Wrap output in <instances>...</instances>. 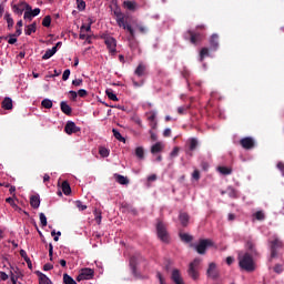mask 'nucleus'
Returning a JSON list of instances; mask_svg holds the SVG:
<instances>
[{
	"mask_svg": "<svg viewBox=\"0 0 284 284\" xmlns=\"http://www.w3.org/2000/svg\"><path fill=\"white\" fill-rule=\"evenodd\" d=\"M91 278H94V270L92 268H82L77 276V281L81 283V281H91Z\"/></svg>",
	"mask_w": 284,
	"mask_h": 284,
	"instance_id": "nucleus-6",
	"label": "nucleus"
},
{
	"mask_svg": "<svg viewBox=\"0 0 284 284\" xmlns=\"http://www.w3.org/2000/svg\"><path fill=\"white\" fill-rule=\"evenodd\" d=\"M180 240L182 243H192L194 241V236L189 233H180Z\"/></svg>",
	"mask_w": 284,
	"mask_h": 284,
	"instance_id": "nucleus-20",
	"label": "nucleus"
},
{
	"mask_svg": "<svg viewBox=\"0 0 284 284\" xmlns=\"http://www.w3.org/2000/svg\"><path fill=\"white\" fill-rule=\"evenodd\" d=\"M156 277L159 278L160 284H165V280L163 278V275L161 274V272L156 273Z\"/></svg>",
	"mask_w": 284,
	"mask_h": 284,
	"instance_id": "nucleus-55",
	"label": "nucleus"
},
{
	"mask_svg": "<svg viewBox=\"0 0 284 284\" xmlns=\"http://www.w3.org/2000/svg\"><path fill=\"white\" fill-rule=\"evenodd\" d=\"M54 266L52 265V264H45L44 266H43V270H44V272H50V270H52Z\"/></svg>",
	"mask_w": 284,
	"mask_h": 284,
	"instance_id": "nucleus-61",
	"label": "nucleus"
},
{
	"mask_svg": "<svg viewBox=\"0 0 284 284\" xmlns=\"http://www.w3.org/2000/svg\"><path fill=\"white\" fill-rule=\"evenodd\" d=\"M217 170H219V173L223 174L224 176H229V174H232V169L227 166H219Z\"/></svg>",
	"mask_w": 284,
	"mask_h": 284,
	"instance_id": "nucleus-26",
	"label": "nucleus"
},
{
	"mask_svg": "<svg viewBox=\"0 0 284 284\" xmlns=\"http://www.w3.org/2000/svg\"><path fill=\"white\" fill-rule=\"evenodd\" d=\"M64 132L67 134H77V132H81V128L77 126L74 122L69 121L64 126Z\"/></svg>",
	"mask_w": 284,
	"mask_h": 284,
	"instance_id": "nucleus-10",
	"label": "nucleus"
},
{
	"mask_svg": "<svg viewBox=\"0 0 284 284\" xmlns=\"http://www.w3.org/2000/svg\"><path fill=\"white\" fill-rule=\"evenodd\" d=\"M104 43L108 48V50L111 52V54H114L116 52V40L110 36L104 38Z\"/></svg>",
	"mask_w": 284,
	"mask_h": 284,
	"instance_id": "nucleus-9",
	"label": "nucleus"
},
{
	"mask_svg": "<svg viewBox=\"0 0 284 284\" xmlns=\"http://www.w3.org/2000/svg\"><path fill=\"white\" fill-rule=\"evenodd\" d=\"M210 45L214 50H219V34L213 33L210 39Z\"/></svg>",
	"mask_w": 284,
	"mask_h": 284,
	"instance_id": "nucleus-14",
	"label": "nucleus"
},
{
	"mask_svg": "<svg viewBox=\"0 0 284 284\" xmlns=\"http://www.w3.org/2000/svg\"><path fill=\"white\" fill-rule=\"evenodd\" d=\"M42 108H45V110H50L52 108V100L44 99L41 102Z\"/></svg>",
	"mask_w": 284,
	"mask_h": 284,
	"instance_id": "nucleus-36",
	"label": "nucleus"
},
{
	"mask_svg": "<svg viewBox=\"0 0 284 284\" xmlns=\"http://www.w3.org/2000/svg\"><path fill=\"white\" fill-rule=\"evenodd\" d=\"M87 34H85V24H83L81 28H80V36L79 38L84 41L87 39Z\"/></svg>",
	"mask_w": 284,
	"mask_h": 284,
	"instance_id": "nucleus-44",
	"label": "nucleus"
},
{
	"mask_svg": "<svg viewBox=\"0 0 284 284\" xmlns=\"http://www.w3.org/2000/svg\"><path fill=\"white\" fill-rule=\"evenodd\" d=\"M62 192L63 194H65V196H68L72 192V189L70 187V183L68 182L62 183Z\"/></svg>",
	"mask_w": 284,
	"mask_h": 284,
	"instance_id": "nucleus-31",
	"label": "nucleus"
},
{
	"mask_svg": "<svg viewBox=\"0 0 284 284\" xmlns=\"http://www.w3.org/2000/svg\"><path fill=\"white\" fill-rule=\"evenodd\" d=\"M60 108H61V111L63 112V114H67L68 116H70V114H72V108L67 102L62 101L60 103Z\"/></svg>",
	"mask_w": 284,
	"mask_h": 284,
	"instance_id": "nucleus-17",
	"label": "nucleus"
},
{
	"mask_svg": "<svg viewBox=\"0 0 284 284\" xmlns=\"http://www.w3.org/2000/svg\"><path fill=\"white\" fill-rule=\"evenodd\" d=\"M51 23H52V18H50V16H47V17L43 18L42 26L44 28H50Z\"/></svg>",
	"mask_w": 284,
	"mask_h": 284,
	"instance_id": "nucleus-39",
	"label": "nucleus"
},
{
	"mask_svg": "<svg viewBox=\"0 0 284 284\" xmlns=\"http://www.w3.org/2000/svg\"><path fill=\"white\" fill-rule=\"evenodd\" d=\"M37 32V22H33L26 27L24 33L30 37V34Z\"/></svg>",
	"mask_w": 284,
	"mask_h": 284,
	"instance_id": "nucleus-22",
	"label": "nucleus"
},
{
	"mask_svg": "<svg viewBox=\"0 0 284 284\" xmlns=\"http://www.w3.org/2000/svg\"><path fill=\"white\" fill-rule=\"evenodd\" d=\"M23 19H28L29 21H32V19H34V16L30 12V10H27L24 12Z\"/></svg>",
	"mask_w": 284,
	"mask_h": 284,
	"instance_id": "nucleus-48",
	"label": "nucleus"
},
{
	"mask_svg": "<svg viewBox=\"0 0 284 284\" xmlns=\"http://www.w3.org/2000/svg\"><path fill=\"white\" fill-rule=\"evenodd\" d=\"M156 232L160 240L163 241V243H168L170 241V236L168 235V230L165 229V224L163 222H159L156 224Z\"/></svg>",
	"mask_w": 284,
	"mask_h": 284,
	"instance_id": "nucleus-7",
	"label": "nucleus"
},
{
	"mask_svg": "<svg viewBox=\"0 0 284 284\" xmlns=\"http://www.w3.org/2000/svg\"><path fill=\"white\" fill-rule=\"evenodd\" d=\"M78 94H79L81 98L88 97V91L84 90V89H80V90L78 91Z\"/></svg>",
	"mask_w": 284,
	"mask_h": 284,
	"instance_id": "nucleus-54",
	"label": "nucleus"
},
{
	"mask_svg": "<svg viewBox=\"0 0 284 284\" xmlns=\"http://www.w3.org/2000/svg\"><path fill=\"white\" fill-rule=\"evenodd\" d=\"M13 12L17 14H23V9L19 8V6H13Z\"/></svg>",
	"mask_w": 284,
	"mask_h": 284,
	"instance_id": "nucleus-52",
	"label": "nucleus"
},
{
	"mask_svg": "<svg viewBox=\"0 0 284 284\" xmlns=\"http://www.w3.org/2000/svg\"><path fill=\"white\" fill-rule=\"evenodd\" d=\"M6 202L9 203V205H11V207L16 211H20L21 207H19V205H17V203H14V199L12 197H7Z\"/></svg>",
	"mask_w": 284,
	"mask_h": 284,
	"instance_id": "nucleus-34",
	"label": "nucleus"
},
{
	"mask_svg": "<svg viewBox=\"0 0 284 284\" xmlns=\"http://www.w3.org/2000/svg\"><path fill=\"white\" fill-rule=\"evenodd\" d=\"M171 278H172L173 283L179 284V270H174L172 272Z\"/></svg>",
	"mask_w": 284,
	"mask_h": 284,
	"instance_id": "nucleus-43",
	"label": "nucleus"
},
{
	"mask_svg": "<svg viewBox=\"0 0 284 284\" xmlns=\"http://www.w3.org/2000/svg\"><path fill=\"white\" fill-rule=\"evenodd\" d=\"M75 205L80 210V212H83V210H88V205H84L82 201H77Z\"/></svg>",
	"mask_w": 284,
	"mask_h": 284,
	"instance_id": "nucleus-46",
	"label": "nucleus"
},
{
	"mask_svg": "<svg viewBox=\"0 0 284 284\" xmlns=\"http://www.w3.org/2000/svg\"><path fill=\"white\" fill-rule=\"evenodd\" d=\"M39 284H52V281H50L45 274L40 273L39 274Z\"/></svg>",
	"mask_w": 284,
	"mask_h": 284,
	"instance_id": "nucleus-29",
	"label": "nucleus"
},
{
	"mask_svg": "<svg viewBox=\"0 0 284 284\" xmlns=\"http://www.w3.org/2000/svg\"><path fill=\"white\" fill-rule=\"evenodd\" d=\"M246 247H247V250H250V252H254V243L247 242Z\"/></svg>",
	"mask_w": 284,
	"mask_h": 284,
	"instance_id": "nucleus-59",
	"label": "nucleus"
},
{
	"mask_svg": "<svg viewBox=\"0 0 284 284\" xmlns=\"http://www.w3.org/2000/svg\"><path fill=\"white\" fill-rule=\"evenodd\" d=\"M135 155H136L138 159H140V160H143V159H144V156H145V151L143 150L142 146H138V148L135 149Z\"/></svg>",
	"mask_w": 284,
	"mask_h": 284,
	"instance_id": "nucleus-32",
	"label": "nucleus"
},
{
	"mask_svg": "<svg viewBox=\"0 0 284 284\" xmlns=\"http://www.w3.org/2000/svg\"><path fill=\"white\" fill-rule=\"evenodd\" d=\"M57 54V47H53L52 49H48L45 53L42 55V59L48 60L52 59Z\"/></svg>",
	"mask_w": 284,
	"mask_h": 284,
	"instance_id": "nucleus-21",
	"label": "nucleus"
},
{
	"mask_svg": "<svg viewBox=\"0 0 284 284\" xmlns=\"http://www.w3.org/2000/svg\"><path fill=\"white\" fill-rule=\"evenodd\" d=\"M212 245H214V243L212 242V240H200L199 244L195 245V251L197 252V254H205V252H207L209 247H212Z\"/></svg>",
	"mask_w": 284,
	"mask_h": 284,
	"instance_id": "nucleus-5",
	"label": "nucleus"
},
{
	"mask_svg": "<svg viewBox=\"0 0 284 284\" xmlns=\"http://www.w3.org/2000/svg\"><path fill=\"white\" fill-rule=\"evenodd\" d=\"M205 57H210V49L207 48H202L200 51V61H203Z\"/></svg>",
	"mask_w": 284,
	"mask_h": 284,
	"instance_id": "nucleus-35",
	"label": "nucleus"
},
{
	"mask_svg": "<svg viewBox=\"0 0 284 284\" xmlns=\"http://www.w3.org/2000/svg\"><path fill=\"white\" fill-rule=\"evenodd\" d=\"M124 8H126V10H131L132 12H134V10H136L138 4L135 1H124L123 2Z\"/></svg>",
	"mask_w": 284,
	"mask_h": 284,
	"instance_id": "nucleus-23",
	"label": "nucleus"
},
{
	"mask_svg": "<svg viewBox=\"0 0 284 284\" xmlns=\"http://www.w3.org/2000/svg\"><path fill=\"white\" fill-rule=\"evenodd\" d=\"M22 6L26 7V10H29L30 13L33 16V17H39V14H41V9L39 8H36L32 10V7H30V4L26 3V2H22Z\"/></svg>",
	"mask_w": 284,
	"mask_h": 284,
	"instance_id": "nucleus-19",
	"label": "nucleus"
},
{
	"mask_svg": "<svg viewBox=\"0 0 284 284\" xmlns=\"http://www.w3.org/2000/svg\"><path fill=\"white\" fill-rule=\"evenodd\" d=\"M179 219L182 227H187V224L190 223V215L187 213H181Z\"/></svg>",
	"mask_w": 284,
	"mask_h": 284,
	"instance_id": "nucleus-15",
	"label": "nucleus"
},
{
	"mask_svg": "<svg viewBox=\"0 0 284 284\" xmlns=\"http://www.w3.org/2000/svg\"><path fill=\"white\" fill-rule=\"evenodd\" d=\"M115 21L119 26V28H123V30H128L130 39H134V29L132 26L128 24V17L121 12H115Z\"/></svg>",
	"mask_w": 284,
	"mask_h": 284,
	"instance_id": "nucleus-2",
	"label": "nucleus"
},
{
	"mask_svg": "<svg viewBox=\"0 0 284 284\" xmlns=\"http://www.w3.org/2000/svg\"><path fill=\"white\" fill-rule=\"evenodd\" d=\"M197 145H199V141L196 139L193 138L190 140L189 149L191 150V152H193V150H196Z\"/></svg>",
	"mask_w": 284,
	"mask_h": 284,
	"instance_id": "nucleus-40",
	"label": "nucleus"
},
{
	"mask_svg": "<svg viewBox=\"0 0 284 284\" xmlns=\"http://www.w3.org/2000/svg\"><path fill=\"white\" fill-rule=\"evenodd\" d=\"M273 270L275 274H283V264H276Z\"/></svg>",
	"mask_w": 284,
	"mask_h": 284,
	"instance_id": "nucleus-47",
	"label": "nucleus"
},
{
	"mask_svg": "<svg viewBox=\"0 0 284 284\" xmlns=\"http://www.w3.org/2000/svg\"><path fill=\"white\" fill-rule=\"evenodd\" d=\"M270 251H271V258H276L278 256V251L283 250V241L278 239V236L274 235L268 241Z\"/></svg>",
	"mask_w": 284,
	"mask_h": 284,
	"instance_id": "nucleus-3",
	"label": "nucleus"
},
{
	"mask_svg": "<svg viewBox=\"0 0 284 284\" xmlns=\"http://www.w3.org/2000/svg\"><path fill=\"white\" fill-rule=\"evenodd\" d=\"M78 9L85 10V1L83 0H77Z\"/></svg>",
	"mask_w": 284,
	"mask_h": 284,
	"instance_id": "nucleus-50",
	"label": "nucleus"
},
{
	"mask_svg": "<svg viewBox=\"0 0 284 284\" xmlns=\"http://www.w3.org/2000/svg\"><path fill=\"white\" fill-rule=\"evenodd\" d=\"M181 74L183 79H185L187 85H190V83L192 82V73L190 72V70H187V68H184Z\"/></svg>",
	"mask_w": 284,
	"mask_h": 284,
	"instance_id": "nucleus-18",
	"label": "nucleus"
},
{
	"mask_svg": "<svg viewBox=\"0 0 284 284\" xmlns=\"http://www.w3.org/2000/svg\"><path fill=\"white\" fill-rule=\"evenodd\" d=\"M232 263H234V257L232 256L226 257V265H232Z\"/></svg>",
	"mask_w": 284,
	"mask_h": 284,
	"instance_id": "nucleus-63",
	"label": "nucleus"
},
{
	"mask_svg": "<svg viewBox=\"0 0 284 284\" xmlns=\"http://www.w3.org/2000/svg\"><path fill=\"white\" fill-rule=\"evenodd\" d=\"M255 221H265V213L263 211H257L253 214Z\"/></svg>",
	"mask_w": 284,
	"mask_h": 284,
	"instance_id": "nucleus-30",
	"label": "nucleus"
},
{
	"mask_svg": "<svg viewBox=\"0 0 284 284\" xmlns=\"http://www.w3.org/2000/svg\"><path fill=\"white\" fill-rule=\"evenodd\" d=\"M116 181L120 183V185H128L130 181H128V178L123 175H115Z\"/></svg>",
	"mask_w": 284,
	"mask_h": 284,
	"instance_id": "nucleus-33",
	"label": "nucleus"
},
{
	"mask_svg": "<svg viewBox=\"0 0 284 284\" xmlns=\"http://www.w3.org/2000/svg\"><path fill=\"white\" fill-rule=\"evenodd\" d=\"M240 145L244 150H254V148L256 146V142L254 141L253 138L246 136L240 140Z\"/></svg>",
	"mask_w": 284,
	"mask_h": 284,
	"instance_id": "nucleus-8",
	"label": "nucleus"
},
{
	"mask_svg": "<svg viewBox=\"0 0 284 284\" xmlns=\"http://www.w3.org/2000/svg\"><path fill=\"white\" fill-rule=\"evenodd\" d=\"M2 108H3V110H12V99L6 98L2 101Z\"/></svg>",
	"mask_w": 284,
	"mask_h": 284,
	"instance_id": "nucleus-25",
	"label": "nucleus"
},
{
	"mask_svg": "<svg viewBox=\"0 0 284 284\" xmlns=\"http://www.w3.org/2000/svg\"><path fill=\"white\" fill-rule=\"evenodd\" d=\"M239 266L245 272H254V270H256L254 266V257H252L250 253L239 255Z\"/></svg>",
	"mask_w": 284,
	"mask_h": 284,
	"instance_id": "nucleus-1",
	"label": "nucleus"
},
{
	"mask_svg": "<svg viewBox=\"0 0 284 284\" xmlns=\"http://www.w3.org/2000/svg\"><path fill=\"white\" fill-rule=\"evenodd\" d=\"M99 154L103 156V159L110 156V151L106 148H100Z\"/></svg>",
	"mask_w": 284,
	"mask_h": 284,
	"instance_id": "nucleus-41",
	"label": "nucleus"
},
{
	"mask_svg": "<svg viewBox=\"0 0 284 284\" xmlns=\"http://www.w3.org/2000/svg\"><path fill=\"white\" fill-rule=\"evenodd\" d=\"M206 274H207V276H210V278H213V281H216V278H219V271L216 270V263L211 262L209 264Z\"/></svg>",
	"mask_w": 284,
	"mask_h": 284,
	"instance_id": "nucleus-11",
	"label": "nucleus"
},
{
	"mask_svg": "<svg viewBox=\"0 0 284 284\" xmlns=\"http://www.w3.org/2000/svg\"><path fill=\"white\" fill-rule=\"evenodd\" d=\"M150 135L153 141H156L159 139V136L156 135V133H154V131H150Z\"/></svg>",
	"mask_w": 284,
	"mask_h": 284,
	"instance_id": "nucleus-62",
	"label": "nucleus"
},
{
	"mask_svg": "<svg viewBox=\"0 0 284 284\" xmlns=\"http://www.w3.org/2000/svg\"><path fill=\"white\" fill-rule=\"evenodd\" d=\"M112 132H113V136H115L118 141H122L123 143H125V138L121 136V133L119 132V130L113 129Z\"/></svg>",
	"mask_w": 284,
	"mask_h": 284,
	"instance_id": "nucleus-38",
	"label": "nucleus"
},
{
	"mask_svg": "<svg viewBox=\"0 0 284 284\" xmlns=\"http://www.w3.org/2000/svg\"><path fill=\"white\" fill-rule=\"evenodd\" d=\"M54 252V246H52V244H49V256H50V261H52V254Z\"/></svg>",
	"mask_w": 284,
	"mask_h": 284,
	"instance_id": "nucleus-58",
	"label": "nucleus"
},
{
	"mask_svg": "<svg viewBox=\"0 0 284 284\" xmlns=\"http://www.w3.org/2000/svg\"><path fill=\"white\" fill-rule=\"evenodd\" d=\"M69 79H70V69H67L62 74V80L68 81Z\"/></svg>",
	"mask_w": 284,
	"mask_h": 284,
	"instance_id": "nucleus-49",
	"label": "nucleus"
},
{
	"mask_svg": "<svg viewBox=\"0 0 284 284\" xmlns=\"http://www.w3.org/2000/svg\"><path fill=\"white\" fill-rule=\"evenodd\" d=\"M30 205L31 207H34V210L39 209V205H41V199H39V195H32L30 197Z\"/></svg>",
	"mask_w": 284,
	"mask_h": 284,
	"instance_id": "nucleus-16",
	"label": "nucleus"
},
{
	"mask_svg": "<svg viewBox=\"0 0 284 284\" xmlns=\"http://www.w3.org/2000/svg\"><path fill=\"white\" fill-rule=\"evenodd\" d=\"M4 20L7 21L9 30L14 27V20L12 19V16L10 13L4 14Z\"/></svg>",
	"mask_w": 284,
	"mask_h": 284,
	"instance_id": "nucleus-27",
	"label": "nucleus"
},
{
	"mask_svg": "<svg viewBox=\"0 0 284 284\" xmlns=\"http://www.w3.org/2000/svg\"><path fill=\"white\" fill-rule=\"evenodd\" d=\"M164 148H165V145L163 144V142H156L155 144H153L151 146V153L159 154V152H163Z\"/></svg>",
	"mask_w": 284,
	"mask_h": 284,
	"instance_id": "nucleus-13",
	"label": "nucleus"
},
{
	"mask_svg": "<svg viewBox=\"0 0 284 284\" xmlns=\"http://www.w3.org/2000/svg\"><path fill=\"white\" fill-rule=\"evenodd\" d=\"M277 169L282 172V176H284V163L283 162L277 163Z\"/></svg>",
	"mask_w": 284,
	"mask_h": 284,
	"instance_id": "nucleus-56",
	"label": "nucleus"
},
{
	"mask_svg": "<svg viewBox=\"0 0 284 284\" xmlns=\"http://www.w3.org/2000/svg\"><path fill=\"white\" fill-rule=\"evenodd\" d=\"M200 267H201L200 258H195L193 260V262L190 263L189 270H187V274L190 278H192L193 281H199V276H201V274L199 273Z\"/></svg>",
	"mask_w": 284,
	"mask_h": 284,
	"instance_id": "nucleus-4",
	"label": "nucleus"
},
{
	"mask_svg": "<svg viewBox=\"0 0 284 284\" xmlns=\"http://www.w3.org/2000/svg\"><path fill=\"white\" fill-rule=\"evenodd\" d=\"M192 178L194 181H199V179H201V172L199 170H194Z\"/></svg>",
	"mask_w": 284,
	"mask_h": 284,
	"instance_id": "nucleus-51",
	"label": "nucleus"
},
{
	"mask_svg": "<svg viewBox=\"0 0 284 284\" xmlns=\"http://www.w3.org/2000/svg\"><path fill=\"white\" fill-rule=\"evenodd\" d=\"M134 73L136 74V77H143V74H145V65L139 64Z\"/></svg>",
	"mask_w": 284,
	"mask_h": 284,
	"instance_id": "nucleus-28",
	"label": "nucleus"
},
{
	"mask_svg": "<svg viewBox=\"0 0 284 284\" xmlns=\"http://www.w3.org/2000/svg\"><path fill=\"white\" fill-rule=\"evenodd\" d=\"M226 194H229V196H230L231 199H236V196H237L236 190H235L234 187H232V186H229V187L226 189Z\"/></svg>",
	"mask_w": 284,
	"mask_h": 284,
	"instance_id": "nucleus-37",
	"label": "nucleus"
},
{
	"mask_svg": "<svg viewBox=\"0 0 284 284\" xmlns=\"http://www.w3.org/2000/svg\"><path fill=\"white\" fill-rule=\"evenodd\" d=\"M40 223L42 227H45L48 225V217H45L44 213H40Z\"/></svg>",
	"mask_w": 284,
	"mask_h": 284,
	"instance_id": "nucleus-42",
	"label": "nucleus"
},
{
	"mask_svg": "<svg viewBox=\"0 0 284 284\" xmlns=\"http://www.w3.org/2000/svg\"><path fill=\"white\" fill-rule=\"evenodd\" d=\"M136 29L139 30V32H141V34L148 33V27H145L143 24H136Z\"/></svg>",
	"mask_w": 284,
	"mask_h": 284,
	"instance_id": "nucleus-45",
	"label": "nucleus"
},
{
	"mask_svg": "<svg viewBox=\"0 0 284 284\" xmlns=\"http://www.w3.org/2000/svg\"><path fill=\"white\" fill-rule=\"evenodd\" d=\"M16 42H17V36H11L10 39L8 40V43L10 45H14Z\"/></svg>",
	"mask_w": 284,
	"mask_h": 284,
	"instance_id": "nucleus-53",
	"label": "nucleus"
},
{
	"mask_svg": "<svg viewBox=\"0 0 284 284\" xmlns=\"http://www.w3.org/2000/svg\"><path fill=\"white\" fill-rule=\"evenodd\" d=\"M0 281H8V275L6 272H0Z\"/></svg>",
	"mask_w": 284,
	"mask_h": 284,
	"instance_id": "nucleus-60",
	"label": "nucleus"
},
{
	"mask_svg": "<svg viewBox=\"0 0 284 284\" xmlns=\"http://www.w3.org/2000/svg\"><path fill=\"white\" fill-rule=\"evenodd\" d=\"M190 42L193 43V45H199L201 41H203V34L196 33L194 31H190Z\"/></svg>",
	"mask_w": 284,
	"mask_h": 284,
	"instance_id": "nucleus-12",
	"label": "nucleus"
},
{
	"mask_svg": "<svg viewBox=\"0 0 284 284\" xmlns=\"http://www.w3.org/2000/svg\"><path fill=\"white\" fill-rule=\"evenodd\" d=\"M105 94L110 101H119V98L116 97V93L112 91V89H106Z\"/></svg>",
	"mask_w": 284,
	"mask_h": 284,
	"instance_id": "nucleus-24",
	"label": "nucleus"
},
{
	"mask_svg": "<svg viewBox=\"0 0 284 284\" xmlns=\"http://www.w3.org/2000/svg\"><path fill=\"white\" fill-rule=\"evenodd\" d=\"M81 83H83V80H81V79H75L72 81V85H75V87L81 85Z\"/></svg>",
	"mask_w": 284,
	"mask_h": 284,
	"instance_id": "nucleus-57",
	"label": "nucleus"
},
{
	"mask_svg": "<svg viewBox=\"0 0 284 284\" xmlns=\"http://www.w3.org/2000/svg\"><path fill=\"white\" fill-rule=\"evenodd\" d=\"M172 134V130L165 129L163 132V136H170Z\"/></svg>",
	"mask_w": 284,
	"mask_h": 284,
	"instance_id": "nucleus-64",
	"label": "nucleus"
}]
</instances>
